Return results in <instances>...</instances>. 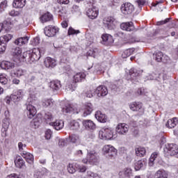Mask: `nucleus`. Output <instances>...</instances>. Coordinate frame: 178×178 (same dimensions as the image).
Listing matches in <instances>:
<instances>
[{"label": "nucleus", "mask_w": 178, "mask_h": 178, "mask_svg": "<svg viewBox=\"0 0 178 178\" xmlns=\"http://www.w3.org/2000/svg\"><path fill=\"white\" fill-rule=\"evenodd\" d=\"M163 56V53L161 51H158L155 54L154 58L156 62H162V58Z\"/></svg>", "instance_id": "nucleus-47"}, {"label": "nucleus", "mask_w": 178, "mask_h": 178, "mask_svg": "<svg viewBox=\"0 0 178 178\" xmlns=\"http://www.w3.org/2000/svg\"><path fill=\"white\" fill-rule=\"evenodd\" d=\"M67 171L73 175V173H76V165L74 164H69L67 165Z\"/></svg>", "instance_id": "nucleus-52"}, {"label": "nucleus", "mask_w": 178, "mask_h": 178, "mask_svg": "<svg viewBox=\"0 0 178 178\" xmlns=\"http://www.w3.org/2000/svg\"><path fill=\"white\" fill-rule=\"evenodd\" d=\"M104 27L108 30H113L115 28V20L112 17H107L104 19Z\"/></svg>", "instance_id": "nucleus-16"}, {"label": "nucleus", "mask_w": 178, "mask_h": 178, "mask_svg": "<svg viewBox=\"0 0 178 178\" xmlns=\"http://www.w3.org/2000/svg\"><path fill=\"white\" fill-rule=\"evenodd\" d=\"M86 79V73L77 72L73 76L74 83H80Z\"/></svg>", "instance_id": "nucleus-21"}, {"label": "nucleus", "mask_w": 178, "mask_h": 178, "mask_svg": "<svg viewBox=\"0 0 178 178\" xmlns=\"http://www.w3.org/2000/svg\"><path fill=\"white\" fill-rule=\"evenodd\" d=\"M86 15L89 19H97V17H98V8L94 6L88 8L86 11Z\"/></svg>", "instance_id": "nucleus-14"}, {"label": "nucleus", "mask_w": 178, "mask_h": 178, "mask_svg": "<svg viewBox=\"0 0 178 178\" xmlns=\"http://www.w3.org/2000/svg\"><path fill=\"white\" fill-rule=\"evenodd\" d=\"M10 124L9 118H6L3 120V132L6 133L8 131V129H9V126Z\"/></svg>", "instance_id": "nucleus-37"}, {"label": "nucleus", "mask_w": 178, "mask_h": 178, "mask_svg": "<svg viewBox=\"0 0 178 178\" xmlns=\"http://www.w3.org/2000/svg\"><path fill=\"white\" fill-rule=\"evenodd\" d=\"M95 89H90L89 90H88L86 92V96L88 97V98H92V97H94V95H95Z\"/></svg>", "instance_id": "nucleus-53"}, {"label": "nucleus", "mask_w": 178, "mask_h": 178, "mask_svg": "<svg viewBox=\"0 0 178 178\" xmlns=\"http://www.w3.org/2000/svg\"><path fill=\"white\" fill-rule=\"evenodd\" d=\"M164 152H166L168 155L173 156L175 155H177L178 154V147L177 145L175 144H168L165 145V148L164 149Z\"/></svg>", "instance_id": "nucleus-6"}, {"label": "nucleus", "mask_w": 178, "mask_h": 178, "mask_svg": "<svg viewBox=\"0 0 178 178\" xmlns=\"http://www.w3.org/2000/svg\"><path fill=\"white\" fill-rule=\"evenodd\" d=\"M120 28L124 31H133V30H134V26L131 22L122 23Z\"/></svg>", "instance_id": "nucleus-19"}, {"label": "nucleus", "mask_w": 178, "mask_h": 178, "mask_svg": "<svg viewBox=\"0 0 178 178\" xmlns=\"http://www.w3.org/2000/svg\"><path fill=\"white\" fill-rule=\"evenodd\" d=\"M12 38H13L12 35L7 34L6 35L0 37V42H1L2 44H5V45H6V43L9 42V41H10Z\"/></svg>", "instance_id": "nucleus-39"}, {"label": "nucleus", "mask_w": 178, "mask_h": 178, "mask_svg": "<svg viewBox=\"0 0 178 178\" xmlns=\"http://www.w3.org/2000/svg\"><path fill=\"white\" fill-rule=\"evenodd\" d=\"M13 6L17 8H22L26 6V0H14Z\"/></svg>", "instance_id": "nucleus-31"}, {"label": "nucleus", "mask_w": 178, "mask_h": 178, "mask_svg": "<svg viewBox=\"0 0 178 178\" xmlns=\"http://www.w3.org/2000/svg\"><path fill=\"white\" fill-rule=\"evenodd\" d=\"M103 42H107V44H113V37L109 34H104L102 35Z\"/></svg>", "instance_id": "nucleus-35"}, {"label": "nucleus", "mask_w": 178, "mask_h": 178, "mask_svg": "<svg viewBox=\"0 0 178 178\" xmlns=\"http://www.w3.org/2000/svg\"><path fill=\"white\" fill-rule=\"evenodd\" d=\"M95 92L99 97L108 95V88L105 86H99L95 89Z\"/></svg>", "instance_id": "nucleus-12"}, {"label": "nucleus", "mask_w": 178, "mask_h": 178, "mask_svg": "<svg viewBox=\"0 0 178 178\" xmlns=\"http://www.w3.org/2000/svg\"><path fill=\"white\" fill-rule=\"evenodd\" d=\"M136 154L137 156H144L145 154H147V150L145 149V147H138L135 149Z\"/></svg>", "instance_id": "nucleus-41"}, {"label": "nucleus", "mask_w": 178, "mask_h": 178, "mask_svg": "<svg viewBox=\"0 0 178 178\" xmlns=\"http://www.w3.org/2000/svg\"><path fill=\"white\" fill-rule=\"evenodd\" d=\"M103 153L110 159H115L118 156V149L111 145H106L103 147Z\"/></svg>", "instance_id": "nucleus-2"}, {"label": "nucleus", "mask_w": 178, "mask_h": 178, "mask_svg": "<svg viewBox=\"0 0 178 178\" xmlns=\"http://www.w3.org/2000/svg\"><path fill=\"white\" fill-rule=\"evenodd\" d=\"M169 175L165 170H159L154 174V178H168Z\"/></svg>", "instance_id": "nucleus-26"}, {"label": "nucleus", "mask_w": 178, "mask_h": 178, "mask_svg": "<svg viewBox=\"0 0 178 178\" xmlns=\"http://www.w3.org/2000/svg\"><path fill=\"white\" fill-rule=\"evenodd\" d=\"M143 73V70L136 68H131L129 70V75L131 76V80H137L138 76Z\"/></svg>", "instance_id": "nucleus-18"}, {"label": "nucleus", "mask_w": 178, "mask_h": 178, "mask_svg": "<svg viewBox=\"0 0 178 178\" xmlns=\"http://www.w3.org/2000/svg\"><path fill=\"white\" fill-rule=\"evenodd\" d=\"M52 105H54V103L52 102V100L49 99H45L42 101V106H44V108L52 106Z\"/></svg>", "instance_id": "nucleus-48"}, {"label": "nucleus", "mask_w": 178, "mask_h": 178, "mask_svg": "<svg viewBox=\"0 0 178 178\" xmlns=\"http://www.w3.org/2000/svg\"><path fill=\"white\" fill-rule=\"evenodd\" d=\"M178 121L177 118H174L173 119L168 120L167 123L165 124L166 127L168 129H174L177 125Z\"/></svg>", "instance_id": "nucleus-27"}, {"label": "nucleus", "mask_w": 178, "mask_h": 178, "mask_svg": "<svg viewBox=\"0 0 178 178\" xmlns=\"http://www.w3.org/2000/svg\"><path fill=\"white\" fill-rule=\"evenodd\" d=\"M44 120H46L47 123H48L49 122H52V120H54V115L50 112H47L44 114Z\"/></svg>", "instance_id": "nucleus-46"}, {"label": "nucleus", "mask_w": 178, "mask_h": 178, "mask_svg": "<svg viewBox=\"0 0 178 178\" xmlns=\"http://www.w3.org/2000/svg\"><path fill=\"white\" fill-rule=\"evenodd\" d=\"M24 95V92L22 90H18L14 92L10 97V99L13 102H19V101H22L23 99V97Z\"/></svg>", "instance_id": "nucleus-9"}, {"label": "nucleus", "mask_w": 178, "mask_h": 178, "mask_svg": "<svg viewBox=\"0 0 178 178\" xmlns=\"http://www.w3.org/2000/svg\"><path fill=\"white\" fill-rule=\"evenodd\" d=\"M83 125L87 130H95V124L90 120H84Z\"/></svg>", "instance_id": "nucleus-23"}, {"label": "nucleus", "mask_w": 178, "mask_h": 178, "mask_svg": "<svg viewBox=\"0 0 178 178\" xmlns=\"http://www.w3.org/2000/svg\"><path fill=\"white\" fill-rule=\"evenodd\" d=\"M0 83L3 86H5L6 84H8V78H6V74H1L0 75Z\"/></svg>", "instance_id": "nucleus-51"}, {"label": "nucleus", "mask_w": 178, "mask_h": 178, "mask_svg": "<svg viewBox=\"0 0 178 178\" xmlns=\"http://www.w3.org/2000/svg\"><path fill=\"white\" fill-rule=\"evenodd\" d=\"M13 73L15 76H17V77H22V76H24V74H26V71L21 68H17L15 71H13Z\"/></svg>", "instance_id": "nucleus-42"}, {"label": "nucleus", "mask_w": 178, "mask_h": 178, "mask_svg": "<svg viewBox=\"0 0 178 178\" xmlns=\"http://www.w3.org/2000/svg\"><path fill=\"white\" fill-rule=\"evenodd\" d=\"M13 56L22 62H28L29 63H33V62H37L40 60L41 55H44V51L38 48H34L32 51H25L22 54V49L20 47H15L13 49Z\"/></svg>", "instance_id": "nucleus-1"}, {"label": "nucleus", "mask_w": 178, "mask_h": 178, "mask_svg": "<svg viewBox=\"0 0 178 178\" xmlns=\"http://www.w3.org/2000/svg\"><path fill=\"white\" fill-rule=\"evenodd\" d=\"M22 177H23V175L12 173L10 175H7L6 178H22Z\"/></svg>", "instance_id": "nucleus-54"}, {"label": "nucleus", "mask_w": 178, "mask_h": 178, "mask_svg": "<svg viewBox=\"0 0 178 178\" xmlns=\"http://www.w3.org/2000/svg\"><path fill=\"white\" fill-rule=\"evenodd\" d=\"M91 112H92V104L91 103H87L85 105V111L83 112V116H88V115H91Z\"/></svg>", "instance_id": "nucleus-36"}, {"label": "nucleus", "mask_w": 178, "mask_h": 178, "mask_svg": "<svg viewBox=\"0 0 178 178\" xmlns=\"http://www.w3.org/2000/svg\"><path fill=\"white\" fill-rule=\"evenodd\" d=\"M49 87L52 90V91H59L62 85L59 81H52L49 83Z\"/></svg>", "instance_id": "nucleus-24"}, {"label": "nucleus", "mask_w": 178, "mask_h": 178, "mask_svg": "<svg viewBox=\"0 0 178 178\" xmlns=\"http://www.w3.org/2000/svg\"><path fill=\"white\" fill-rule=\"evenodd\" d=\"M51 137H52V131H51V129H47L45 132V138L47 140H50Z\"/></svg>", "instance_id": "nucleus-58"}, {"label": "nucleus", "mask_w": 178, "mask_h": 178, "mask_svg": "<svg viewBox=\"0 0 178 178\" xmlns=\"http://www.w3.org/2000/svg\"><path fill=\"white\" fill-rule=\"evenodd\" d=\"M120 177L130 178L133 176V172L130 168H124V170L118 173Z\"/></svg>", "instance_id": "nucleus-20"}, {"label": "nucleus", "mask_w": 178, "mask_h": 178, "mask_svg": "<svg viewBox=\"0 0 178 178\" xmlns=\"http://www.w3.org/2000/svg\"><path fill=\"white\" fill-rule=\"evenodd\" d=\"M88 56H92L93 58H95L97 55L98 54V49H92L88 51Z\"/></svg>", "instance_id": "nucleus-50"}, {"label": "nucleus", "mask_w": 178, "mask_h": 178, "mask_svg": "<svg viewBox=\"0 0 178 178\" xmlns=\"http://www.w3.org/2000/svg\"><path fill=\"white\" fill-rule=\"evenodd\" d=\"M32 44L33 45H38V44H40V38H35L32 42Z\"/></svg>", "instance_id": "nucleus-64"}, {"label": "nucleus", "mask_w": 178, "mask_h": 178, "mask_svg": "<svg viewBox=\"0 0 178 178\" xmlns=\"http://www.w3.org/2000/svg\"><path fill=\"white\" fill-rule=\"evenodd\" d=\"M147 165V159H143L141 160L138 161L135 163V170H140L142 168H144Z\"/></svg>", "instance_id": "nucleus-30"}, {"label": "nucleus", "mask_w": 178, "mask_h": 178, "mask_svg": "<svg viewBox=\"0 0 178 178\" xmlns=\"http://www.w3.org/2000/svg\"><path fill=\"white\" fill-rule=\"evenodd\" d=\"M99 137L101 140H112L113 131L110 128H102L99 131Z\"/></svg>", "instance_id": "nucleus-3"}, {"label": "nucleus", "mask_w": 178, "mask_h": 178, "mask_svg": "<svg viewBox=\"0 0 178 178\" xmlns=\"http://www.w3.org/2000/svg\"><path fill=\"white\" fill-rule=\"evenodd\" d=\"M170 18H167L165 20L157 22V26H162V24H166V23H169Z\"/></svg>", "instance_id": "nucleus-60"}, {"label": "nucleus", "mask_w": 178, "mask_h": 178, "mask_svg": "<svg viewBox=\"0 0 178 178\" xmlns=\"http://www.w3.org/2000/svg\"><path fill=\"white\" fill-rule=\"evenodd\" d=\"M42 23H47V22H51L52 20V15L49 13H46L40 17Z\"/></svg>", "instance_id": "nucleus-33"}, {"label": "nucleus", "mask_w": 178, "mask_h": 178, "mask_svg": "<svg viewBox=\"0 0 178 178\" xmlns=\"http://www.w3.org/2000/svg\"><path fill=\"white\" fill-rule=\"evenodd\" d=\"M58 33H59V28L55 26L49 25L44 28V34L47 37H55Z\"/></svg>", "instance_id": "nucleus-4"}, {"label": "nucleus", "mask_w": 178, "mask_h": 178, "mask_svg": "<svg viewBox=\"0 0 178 178\" xmlns=\"http://www.w3.org/2000/svg\"><path fill=\"white\" fill-rule=\"evenodd\" d=\"M26 144H24L22 142L18 143V148L21 154L23 152V151H25L24 149H26Z\"/></svg>", "instance_id": "nucleus-55"}, {"label": "nucleus", "mask_w": 178, "mask_h": 178, "mask_svg": "<svg viewBox=\"0 0 178 178\" xmlns=\"http://www.w3.org/2000/svg\"><path fill=\"white\" fill-rule=\"evenodd\" d=\"M161 62H163V63H169V62H170V58H169V56L165 54H163Z\"/></svg>", "instance_id": "nucleus-57"}, {"label": "nucleus", "mask_w": 178, "mask_h": 178, "mask_svg": "<svg viewBox=\"0 0 178 178\" xmlns=\"http://www.w3.org/2000/svg\"><path fill=\"white\" fill-rule=\"evenodd\" d=\"M80 31H76L73 28H70L68 29V35H74V34H79Z\"/></svg>", "instance_id": "nucleus-56"}, {"label": "nucleus", "mask_w": 178, "mask_h": 178, "mask_svg": "<svg viewBox=\"0 0 178 178\" xmlns=\"http://www.w3.org/2000/svg\"><path fill=\"white\" fill-rule=\"evenodd\" d=\"M0 66L4 70H14L15 67H16V64L13 61H2Z\"/></svg>", "instance_id": "nucleus-10"}, {"label": "nucleus", "mask_w": 178, "mask_h": 178, "mask_svg": "<svg viewBox=\"0 0 178 178\" xmlns=\"http://www.w3.org/2000/svg\"><path fill=\"white\" fill-rule=\"evenodd\" d=\"M95 118L98 122H100V123H106V121L108 120V117L106 115L101 112L100 111H98L96 112Z\"/></svg>", "instance_id": "nucleus-17"}, {"label": "nucleus", "mask_w": 178, "mask_h": 178, "mask_svg": "<svg viewBox=\"0 0 178 178\" xmlns=\"http://www.w3.org/2000/svg\"><path fill=\"white\" fill-rule=\"evenodd\" d=\"M87 158L89 163H95V161L98 160V154L94 150L88 151Z\"/></svg>", "instance_id": "nucleus-15"}, {"label": "nucleus", "mask_w": 178, "mask_h": 178, "mask_svg": "<svg viewBox=\"0 0 178 178\" xmlns=\"http://www.w3.org/2000/svg\"><path fill=\"white\" fill-rule=\"evenodd\" d=\"M21 155L24 158V159H26L28 163H33L34 162V156H33L30 152L23 151V152L21 153Z\"/></svg>", "instance_id": "nucleus-22"}, {"label": "nucleus", "mask_w": 178, "mask_h": 178, "mask_svg": "<svg viewBox=\"0 0 178 178\" xmlns=\"http://www.w3.org/2000/svg\"><path fill=\"white\" fill-rule=\"evenodd\" d=\"M134 51H136L135 48H131L126 49L122 54V56L124 59H126V58H129L131 55H133L134 54Z\"/></svg>", "instance_id": "nucleus-38"}, {"label": "nucleus", "mask_w": 178, "mask_h": 178, "mask_svg": "<svg viewBox=\"0 0 178 178\" xmlns=\"http://www.w3.org/2000/svg\"><path fill=\"white\" fill-rule=\"evenodd\" d=\"M6 50V44L0 42V54L5 52Z\"/></svg>", "instance_id": "nucleus-61"}, {"label": "nucleus", "mask_w": 178, "mask_h": 178, "mask_svg": "<svg viewBox=\"0 0 178 178\" xmlns=\"http://www.w3.org/2000/svg\"><path fill=\"white\" fill-rule=\"evenodd\" d=\"M120 9L123 15H131L132 12H134V6L131 3L126 2L122 4Z\"/></svg>", "instance_id": "nucleus-5"}, {"label": "nucleus", "mask_w": 178, "mask_h": 178, "mask_svg": "<svg viewBox=\"0 0 178 178\" xmlns=\"http://www.w3.org/2000/svg\"><path fill=\"white\" fill-rule=\"evenodd\" d=\"M85 149H86V145H82V144L79 145L78 147V149L74 152V155L81 158V156H83V155H84Z\"/></svg>", "instance_id": "nucleus-29"}, {"label": "nucleus", "mask_w": 178, "mask_h": 178, "mask_svg": "<svg viewBox=\"0 0 178 178\" xmlns=\"http://www.w3.org/2000/svg\"><path fill=\"white\" fill-rule=\"evenodd\" d=\"M158 155H159V153H158V152H154L151 155V156L149 159V166H154V162H155V159H156V158H158Z\"/></svg>", "instance_id": "nucleus-45"}, {"label": "nucleus", "mask_w": 178, "mask_h": 178, "mask_svg": "<svg viewBox=\"0 0 178 178\" xmlns=\"http://www.w3.org/2000/svg\"><path fill=\"white\" fill-rule=\"evenodd\" d=\"M63 113H75V110L74 107H73V105L72 104H66L63 108Z\"/></svg>", "instance_id": "nucleus-32"}, {"label": "nucleus", "mask_w": 178, "mask_h": 178, "mask_svg": "<svg viewBox=\"0 0 178 178\" xmlns=\"http://www.w3.org/2000/svg\"><path fill=\"white\" fill-rule=\"evenodd\" d=\"M0 7H1V9L3 10H5V8L8 7V1L4 0L0 3Z\"/></svg>", "instance_id": "nucleus-63"}, {"label": "nucleus", "mask_w": 178, "mask_h": 178, "mask_svg": "<svg viewBox=\"0 0 178 178\" xmlns=\"http://www.w3.org/2000/svg\"><path fill=\"white\" fill-rule=\"evenodd\" d=\"M42 176H44V172H42V171L37 170L35 172L34 177L41 178Z\"/></svg>", "instance_id": "nucleus-59"}, {"label": "nucleus", "mask_w": 178, "mask_h": 178, "mask_svg": "<svg viewBox=\"0 0 178 178\" xmlns=\"http://www.w3.org/2000/svg\"><path fill=\"white\" fill-rule=\"evenodd\" d=\"M44 65L46 67H55L56 60L51 57H47L44 59Z\"/></svg>", "instance_id": "nucleus-25"}, {"label": "nucleus", "mask_w": 178, "mask_h": 178, "mask_svg": "<svg viewBox=\"0 0 178 178\" xmlns=\"http://www.w3.org/2000/svg\"><path fill=\"white\" fill-rule=\"evenodd\" d=\"M16 168H19V169H23L24 166H26V163L22 158H19L15 161Z\"/></svg>", "instance_id": "nucleus-40"}, {"label": "nucleus", "mask_w": 178, "mask_h": 178, "mask_svg": "<svg viewBox=\"0 0 178 178\" xmlns=\"http://www.w3.org/2000/svg\"><path fill=\"white\" fill-rule=\"evenodd\" d=\"M49 124L54 128L55 130H62V129L65 127V122L62 120H56L54 122H50Z\"/></svg>", "instance_id": "nucleus-13"}, {"label": "nucleus", "mask_w": 178, "mask_h": 178, "mask_svg": "<svg viewBox=\"0 0 178 178\" xmlns=\"http://www.w3.org/2000/svg\"><path fill=\"white\" fill-rule=\"evenodd\" d=\"M129 108L134 112H140V115L144 113V108H143V103L140 102H134L129 105Z\"/></svg>", "instance_id": "nucleus-7"}, {"label": "nucleus", "mask_w": 178, "mask_h": 178, "mask_svg": "<svg viewBox=\"0 0 178 178\" xmlns=\"http://www.w3.org/2000/svg\"><path fill=\"white\" fill-rule=\"evenodd\" d=\"M76 88H77V84L73 83V84H68L66 86V89L67 91H70L71 92H73V91L76 90Z\"/></svg>", "instance_id": "nucleus-49"}, {"label": "nucleus", "mask_w": 178, "mask_h": 178, "mask_svg": "<svg viewBox=\"0 0 178 178\" xmlns=\"http://www.w3.org/2000/svg\"><path fill=\"white\" fill-rule=\"evenodd\" d=\"M116 131L121 136H125L129 132V125L126 124H120L116 127Z\"/></svg>", "instance_id": "nucleus-11"}, {"label": "nucleus", "mask_w": 178, "mask_h": 178, "mask_svg": "<svg viewBox=\"0 0 178 178\" xmlns=\"http://www.w3.org/2000/svg\"><path fill=\"white\" fill-rule=\"evenodd\" d=\"M10 16H13V17H16V16H19V15H20V13H19V11H16L15 10H12L10 13H9Z\"/></svg>", "instance_id": "nucleus-62"}, {"label": "nucleus", "mask_w": 178, "mask_h": 178, "mask_svg": "<svg viewBox=\"0 0 178 178\" xmlns=\"http://www.w3.org/2000/svg\"><path fill=\"white\" fill-rule=\"evenodd\" d=\"M80 127V123L76 120H72L70 123V129L71 130H77Z\"/></svg>", "instance_id": "nucleus-44"}, {"label": "nucleus", "mask_w": 178, "mask_h": 178, "mask_svg": "<svg viewBox=\"0 0 178 178\" xmlns=\"http://www.w3.org/2000/svg\"><path fill=\"white\" fill-rule=\"evenodd\" d=\"M37 114V108L33 105V103L26 104V115L29 119H33Z\"/></svg>", "instance_id": "nucleus-8"}, {"label": "nucleus", "mask_w": 178, "mask_h": 178, "mask_svg": "<svg viewBox=\"0 0 178 178\" xmlns=\"http://www.w3.org/2000/svg\"><path fill=\"white\" fill-rule=\"evenodd\" d=\"M70 140L73 144H80L81 143L80 137L77 135L73 134L70 136Z\"/></svg>", "instance_id": "nucleus-43"}, {"label": "nucleus", "mask_w": 178, "mask_h": 178, "mask_svg": "<svg viewBox=\"0 0 178 178\" xmlns=\"http://www.w3.org/2000/svg\"><path fill=\"white\" fill-rule=\"evenodd\" d=\"M31 82L35 86V87H41V86H42V79L35 76H31Z\"/></svg>", "instance_id": "nucleus-34"}, {"label": "nucleus", "mask_w": 178, "mask_h": 178, "mask_svg": "<svg viewBox=\"0 0 178 178\" xmlns=\"http://www.w3.org/2000/svg\"><path fill=\"white\" fill-rule=\"evenodd\" d=\"M27 42H29V37L19 38L15 41V44L16 45H19V47L27 44Z\"/></svg>", "instance_id": "nucleus-28"}]
</instances>
